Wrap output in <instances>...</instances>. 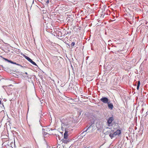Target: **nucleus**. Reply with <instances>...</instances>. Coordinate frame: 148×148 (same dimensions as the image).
Returning <instances> with one entry per match:
<instances>
[{"label": "nucleus", "mask_w": 148, "mask_h": 148, "mask_svg": "<svg viewBox=\"0 0 148 148\" xmlns=\"http://www.w3.org/2000/svg\"><path fill=\"white\" fill-rule=\"evenodd\" d=\"M61 140L63 143L65 144H67L72 140V139L69 138V136L68 134V132L66 128L64 134V138Z\"/></svg>", "instance_id": "obj_1"}, {"label": "nucleus", "mask_w": 148, "mask_h": 148, "mask_svg": "<svg viewBox=\"0 0 148 148\" xmlns=\"http://www.w3.org/2000/svg\"><path fill=\"white\" fill-rule=\"evenodd\" d=\"M60 121L62 123V128L63 126H69V124L70 121L69 119H60Z\"/></svg>", "instance_id": "obj_2"}, {"label": "nucleus", "mask_w": 148, "mask_h": 148, "mask_svg": "<svg viewBox=\"0 0 148 148\" xmlns=\"http://www.w3.org/2000/svg\"><path fill=\"white\" fill-rule=\"evenodd\" d=\"M100 101L104 103H107L110 101L106 97H102L100 99Z\"/></svg>", "instance_id": "obj_3"}, {"label": "nucleus", "mask_w": 148, "mask_h": 148, "mask_svg": "<svg viewBox=\"0 0 148 148\" xmlns=\"http://www.w3.org/2000/svg\"><path fill=\"white\" fill-rule=\"evenodd\" d=\"M24 57L25 59L29 61L32 63L33 65L37 66L35 62L32 60L29 57L26 56H24Z\"/></svg>", "instance_id": "obj_4"}, {"label": "nucleus", "mask_w": 148, "mask_h": 148, "mask_svg": "<svg viewBox=\"0 0 148 148\" xmlns=\"http://www.w3.org/2000/svg\"><path fill=\"white\" fill-rule=\"evenodd\" d=\"M71 33V31H70L66 30L65 29H63L62 31V34L64 35H65V36L66 35L69 36Z\"/></svg>", "instance_id": "obj_5"}, {"label": "nucleus", "mask_w": 148, "mask_h": 148, "mask_svg": "<svg viewBox=\"0 0 148 148\" xmlns=\"http://www.w3.org/2000/svg\"><path fill=\"white\" fill-rule=\"evenodd\" d=\"M108 108L111 110L113 109V105L112 103H110V101L107 103Z\"/></svg>", "instance_id": "obj_6"}, {"label": "nucleus", "mask_w": 148, "mask_h": 148, "mask_svg": "<svg viewBox=\"0 0 148 148\" xmlns=\"http://www.w3.org/2000/svg\"><path fill=\"white\" fill-rule=\"evenodd\" d=\"M1 58H2L4 60H5L6 61H7L8 62H10V63H11L12 64H17V63L16 62H13V61H11L10 60H9L8 59L3 58L1 56H0Z\"/></svg>", "instance_id": "obj_7"}, {"label": "nucleus", "mask_w": 148, "mask_h": 148, "mask_svg": "<svg viewBox=\"0 0 148 148\" xmlns=\"http://www.w3.org/2000/svg\"><path fill=\"white\" fill-rule=\"evenodd\" d=\"M121 131L119 129H118L116 132L114 133V134L115 135V136L116 135L119 136L121 134Z\"/></svg>", "instance_id": "obj_8"}, {"label": "nucleus", "mask_w": 148, "mask_h": 148, "mask_svg": "<svg viewBox=\"0 0 148 148\" xmlns=\"http://www.w3.org/2000/svg\"><path fill=\"white\" fill-rule=\"evenodd\" d=\"M114 119L113 117H110L108 120V123L109 124H110L112 121Z\"/></svg>", "instance_id": "obj_9"}, {"label": "nucleus", "mask_w": 148, "mask_h": 148, "mask_svg": "<svg viewBox=\"0 0 148 148\" xmlns=\"http://www.w3.org/2000/svg\"><path fill=\"white\" fill-rule=\"evenodd\" d=\"M109 135L111 139H112L113 137H114V136H115V135H114V133H110Z\"/></svg>", "instance_id": "obj_10"}, {"label": "nucleus", "mask_w": 148, "mask_h": 148, "mask_svg": "<svg viewBox=\"0 0 148 148\" xmlns=\"http://www.w3.org/2000/svg\"><path fill=\"white\" fill-rule=\"evenodd\" d=\"M58 36H59V35L60 34H61V36H60V37H62V36H65V35H63V34H62V32H59V33H58Z\"/></svg>", "instance_id": "obj_11"}, {"label": "nucleus", "mask_w": 148, "mask_h": 148, "mask_svg": "<svg viewBox=\"0 0 148 148\" xmlns=\"http://www.w3.org/2000/svg\"><path fill=\"white\" fill-rule=\"evenodd\" d=\"M91 126H89L86 129V130H85V131H84L81 134H84V133L85 132H86L89 129H90V127H91Z\"/></svg>", "instance_id": "obj_12"}, {"label": "nucleus", "mask_w": 148, "mask_h": 148, "mask_svg": "<svg viewBox=\"0 0 148 148\" xmlns=\"http://www.w3.org/2000/svg\"><path fill=\"white\" fill-rule=\"evenodd\" d=\"M75 42H72L71 43V47H73V46L75 45Z\"/></svg>", "instance_id": "obj_13"}, {"label": "nucleus", "mask_w": 148, "mask_h": 148, "mask_svg": "<svg viewBox=\"0 0 148 148\" xmlns=\"http://www.w3.org/2000/svg\"><path fill=\"white\" fill-rule=\"evenodd\" d=\"M10 101H12L13 100H15V97H14V98H10Z\"/></svg>", "instance_id": "obj_14"}, {"label": "nucleus", "mask_w": 148, "mask_h": 148, "mask_svg": "<svg viewBox=\"0 0 148 148\" xmlns=\"http://www.w3.org/2000/svg\"><path fill=\"white\" fill-rule=\"evenodd\" d=\"M140 81H138V82L137 85L140 86Z\"/></svg>", "instance_id": "obj_15"}, {"label": "nucleus", "mask_w": 148, "mask_h": 148, "mask_svg": "<svg viewBox=\"0 0 148 148\" xmlns=\"http://www.w3.org/2000/svg\"><path fill=\"white\" fill-rule=\"evenodd\" d=\"M139 86H138V85H137V89L138 90L139 89Z\"/></svg>", "instance_id": "obj_16"}, {"label": "nucleus", "mask_w": 148, "mask_h": 148, "mask_svg": "<svg viewBox=\"0 0 148 148\" xmlns=\"http://www.w3.org/2000/svg\"><path fill=\"white\" fill-rule=\"evenodd\" d=\"M49 0H47V1H46V3L48 4L49 3Z\"/></svg>", "instance_id": "obj_17"}, {"label": "nucleus", "mask_w": 148, "mask_h": 148, "mask_svg": "<svg viewBox=\"0 0 148 148\" xmlns=\"http://www.w3.org/2000/svg\"><path fill=\"white\" fill-rule=\"evenodd\" d=\"M16 65H18V66H21L22 67H23V66L21 65H20V64H17Z\"/></svg>", "instance_id": "obj_18"}, {"label": "nucleus", "mask_w": 148, "mask_h": 148, "mask_svg": "<svg viewBox=\"0 0 148 148\" xmlns=\"http://www.w3.org/2000/svg\"><path fill=\"white\" fill-rule=\"evenodd\" d=\"M16 65H18V66H21L22 67H23V66L21 65H20V64H17Z\"/></svg>", "instance_id": "obj_19"}, {"label": "nucleus", "mask_w": 148, "mask_h": 148, "mask_svg": "<svg viewBox=\"0 0 148 148\" xmlns=\"http://www.w3.org/2000/svg\"><path fill=\"white\" fill-rule=\"evenodd\" d=\"M47 148H51L49 146H47Z\"/></svg>", "instance_id": "obj_20"}, {"label": "nucleus", "mask_w": 148, "mask_h": 148, "mask_svg": "<svg viewBox=\"0 0 148 148\" xmlns=\"http://www.w3.org/2000/svg\"><path fill=\"white\" fill-rule=\"evenodd\" d=\"M25 74H26V75H27V72H25Z\"/></svg>", "instance_id": "obj_21"}, {"label": "nucleus", "mask_w": 148, "mask_h": 148, "mask_svg": "<svg viewBox=\"0 0 148 148\" xmlns=\"http://www.w3.org/2000/svg\"><path fill=\"white\" fill-rule=\"evenodd\" d=\"M26 5H27V4H26Z\"/></svg>", "instance_id": "obj_22"}]
</instances>
